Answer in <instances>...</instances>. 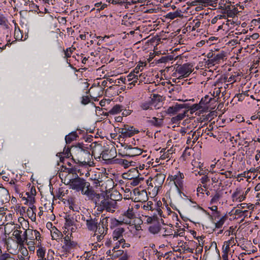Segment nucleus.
I'll return each instance as SVG.
<instances>
[{
    "mask_svg": "<svg viewBox=\"0 0 260 260\" xmlns=\"http://www.w3.org/2000/svg\"><path fill=\"white\" fill-rule=\"evenodd\" d=\"M90 145L88 146L82 143L72 147L73 151V160L80 166L87 165L92 157L90 153Z\"/></svg>",
    "mask_w": 260,
    "mask_h": 260,
    "instance_id": "nucleus-1",
    "label": "nucleus"
},
{
    "mask_svg": "<svg viewBox=\"0 0 260 260\" xmlns=\"http://www.w3.org/2000/svg\"><path fill=\"white\" fill-rule=\"evenodd\" d=\"M68 180L67 184L70 185L71 188L77 191H81L82 194L85 195L86 197L90 194V192L93 187L90 185L89 182L79 177L78 175H76V178H69Z\"/></svg>",
    "mask_w": 260,
    "mask_h": 260,
    "instance_id": "nucleus-2",
    "label": "nucleus"
},
{
    "mask_svg": "<svg viewBox=\"0 0 260 260\" xmlns=\"http://www.w3.org/2000/svg\"><path fill=\"white\" fill-rule=\"evenodd\" d=\"M122 148L120 150L119 155L123 156L134 157L142 153L141 149L137 147H133L131 145L124 143L121 144Z\"/></svg>",
    "mask_w": 260,
    "mask_h": 260,
    "instance_id": "nucleus-3",
    "label": "nucleus"
},
{
    "mask_svg": "<svg viewBox=\"0 0 260 260\" xmlns=\"http://www.w3.org/2000/svg\"><path fill=\"white\" fill-rule=\"evenodd\" d=\"M159 220L156 213H153L150 216L147 215V224H150L148 227V231L150 233L156 234L160 231L161 226Z\"/></svg>",
    "mask_w": 260,
    "mask_h": 260,
    "instance_id": "nucleus-4",
    "label": "nucleus"
},
{
    "mask_svg": "<svg viewBox=\"0 0 260 260\" xmlns=\"http://www.w3.org/2000/svg\"><path fill=\"white\" fill-rule=\"evenodd\" d=\"M123 178L129 180H132L131 184L133 186L137 185L141 181L144 179L143 177H141V173L139 172L137 168H132L127 173L123 174Z\"/></svg>",
    "mask_w": 260,
    "mask_h": 260,
    "instance_id": "nucleus-5",
    "label": "nucleus"
},
{
    "mask_svg": "<svg viewBox=\"0 0 260 260\" xmlns=\"http://www.w3.org/2000/svg\"><path fill=\"white\" fill-rule=\"evenodd\" d=\"M150 95L149 99L147 100V110L152 109L154 108L155 109H159L161 106L160 96L158 94H153L149 91Z\"/></svg>",
    "mask_w": 260,
    "mask_h": 260,
    "instance_id": "nucleus-6",
    "label": "nucleus"
},
{
    "mask_svg": "<svg viewBox=\"0 0 260 260\" xmlns=\"http://www.w3.org/2000/svg\"><path fill=\"white\" fill-rule=\"evenodd\" d=\"M193 64L191 63H186L182 65H178L176 68V72L181 75L178 79H182L188 77V76L192 72V68Z\"/></svg>",
    "mask_w": 260,
    "mask_h": 260,
    "instance_id": "nucleus-7",
    "label": "nucleus"
},
{
    "mask_svg": "<svg viewBox=\"0 0 260 260\" xmlns=\"http://www.w3.org/2000/svg\"><path fill=\"white\" fill-rule=\"evenodd\" d=\"M165 179L164 175L157 174L154 178L149 177L147 179V186L158 188L162 184Z\"/></svg>",
    "mask_w": 260,
    "mask_h": 260,
    "instance_id": "nucleus-8",
    "label": "nucleus"
},
{
    "mask_svg": "<svg viewBox=\"0 0 260 260\" xmlns=\"http://www.w3.org/2000/svg\"><path fill=\"white\" fill-rule=\"evenodd\" d=\"M190 107V104L188 103L178 104L175 103L174 105L169 107L166 111V113L170 115H174L178 112H180L182 109H188Z\"/></svg>",
    "mask_w": 260,
    "mask_h": 260,
    "instance_id": "nucleus-9",
    "label": "nucleus"
},
{
    "mask_svg": "<svg viewBox=\"0 0 260 260\" xmlns=\"http://www.w3.org/2000/svg\"><path fill=\"white\" fill-rule=\"evenodd\" d=\"M138 132L133 126L127 124H124L123 127L119 128L118 129L119 133L121 134L120 137H122L123 138L131 137Z\"/></svg>",
    "mask_w": 260,
    "mask_h": 260,
    "instance_id": "nucleus-10",
    "label": "nucleus"
},
{
    "mask_svg": "<svg viewBox=\"0 0 260 260\" xmlns=\"http://www.w3.org/2000/svg\"><path fill=\"white\" fill-rule=\"evenodd\" d=\"M124 231V229L122 228H117L113 231V239L114 241H118L116 245L114 247V249L119 248V245L125 242L122 236Z\"/></svg>",
    "mask_w": 260,
    "mask_h": 260,
    "instance_id": "nucleus-11",
    "label": "nucleus"
},
{
    "mask_svg": "<svg viewBox=\"0 0 260 260\" xmlns=\"http://www.w3.org/2000/svg\"><path fill=\"white\" fill-rule=\"evenodd\" d=\"M87 229L88 231L94 232L98 226H100L101 221L99 218H92L91 216L86 220Z\"/></svg>",
    "mask_w": 260,
    "mask_h": 260,
    "instance_id": "nucleus-12",
    "label": "nucleus"
},
{
    "mask_svg": "<svg viewBox=\"0 0 260 260\" xmlns=\"http://www.w3.org/2000/svg\"><path fill=\"white\" fill-rule=\"evenodd\" d=\"M158 15L147 14V31L149 32L155 29L154 26H157L158 23L156 20L158 19Z\"/></svg>",
    "mask_w": 260,
    "mask_h": 260,
    "instance_id": "nucleus-13",
    "label": "nucleus"
},
{
    "mask_svg": "<svg viewBox=\"0 0 260 260\" xmlns=\"http://www.w3.org/2000/svg\"><path fill=\"white\" fill-rule=\"evenodd\" d=\"M151 35L152 34L147 36V52L151 51L152 48L155 49L158 44V41L160 40L157 35L152 37L151 36Z\"/></svg>",
    "mask_w": 260,
    "mask_h": 260,
    "instance_id": "nucleus-14",
    "label": "nucleus"
},
{
    "mask_svg": "<svg viewBox=\"0 0 260 260\" xmlns=\"http://www.w3.org/2000/svg\"><path fill=\"white\" fill-rule=\"evenodd\" d=\"M116 149L113 147L111 149L109 147H104L101 155L104 160H110L114 157Z\"/></svg>",
    "mask_w": 260,
    "mask_h": 260,
    "instance_id": "nucleus-15",
    "label": "nucleus"
},
{
    "mask_svg": "<svg viewBox=\"0 0 260 260\" xmlns=\"http://www.w3.org/2000/svg\"><path fill=\"white\" fill-rule=\"evenodd\" d=\"M134 193L137 197L135 199L137 200V202H146V190L143 189L141 187L134 189Z\"/></svg>",
    "mask_w": 260,
    "mask_h": 260,
    "instance_id": "nucleus-16",
    "label": "nucleus"
},
{
    "mask_svg": "<svg viewBox=\"0 0 260 260\" xmlns=\"http://www.w3.org/2000/svg\"><path fill=\"white\" fill-rule=\"evenodd\" d=\"M87 197L89 200H91L96 205L99 204V202L105 198V195L103 193H96L95 192L93 188L90 192V194L87 195Z\"/></svg>",
    "mask_w": 260,
    "mask_h": 260,
    "instance_id": "nucleus-17",
    "label": "nucleus"
},
{
    "mask_svg": "<svg viewBox=\"0 0 260 260\" xmlns=\"http://www.w3.org/2000/svg\"><path fill=\"white\" fill-rule=\"evenodd\" d=\"M174 179H175L174 184L177 189L179 193H181V190L179 188H181L183 186V180L184 178V175L183 173L179 172L178 175L174 176Z\"/></svg>",
    "mask_w": 260,
    "mask_h": 260,
    "instance_id": "nucleus-18",
    "label": "nucleus"
},
{
    "mask_svg": "<svg viewBox=\"0 0 260 260\" xmlns=\"http://www.w3.org/2000/svg\"><path fill=\"white\" fill-rule=\"evenodd\" d=\"M10 198L8 190L4 187L0 186V203L4 204L9 202Z\"/></svg>",
    "mask_w": 260,
    "mask_h": 260,
    "instance_id": "nucleus-19",
    "label": "nucleus"
},
{
    "mask_svg": "<svg viewBox=\"0 0 260 260\" xmlns=\"http://www.w3.org/2000/svg\"><path fill=\"white\" fill-rule=\"evenodd\" d=\"M135 213L133 209H128L126 212L123 214V218L122 222L126 224H131V219H134L135 217Z\"/></svg>",
    "mask_w": 260,
    "mask_h": 260,
    "instance_id": "nucleus-20",
    "label": "nucleus"
},
{
    "mask_svg": "<svg viewBox=\"0 0 260 260\" xmlns=\"http://www.w3.org/2000/svg\"><path fill=\"white\" fill-rule=\"evenodd\" d=\"M157 2H152L151 0H147V14L156 13L158 12L159 8L157 7Z\"/></svg>",
    "mask_w": 260,
    "mask_h": 260,
    "instance_id": "nucleus-21",
    "label": "nucleus"
},
{
    "mask_svg": "<svg viewBox=\"0 0 260 260\" xmlns=\"http://www.w3.org/2000/svg\"><path fill=\"white\" fill-rule=\"evenodd\" d=\"M226 56V53L224 51H221L219 53L215 55L214 57L208 61L210 63L214 64L215 63H219L221 60H223Z\"/></svg>",
    "mask_w": 260,
    "mask_h": 260,
    "instance_id": "nucleus-22",
    "label": "nucleus"
},
{
    "mask_svg": "<svg viewBox=\"0 0 260 260\" xmlns=\"http://www.w3.org/2000/svg\"><path fill=\"white\" fill-rule=\"evenodd\" d=\"M147 123H149L150 125L154 126L156 127H159L163 124V119H159L154 117L151 119H147Z\"/></svg>",
    "mask_w": 260,
    "mask_h": 260,
    "instance_id": "nucleus-23",
    "label": "nucleus"
},
{
    "mask_svg": "<svg viewBox=\"0 0 260 260\" xmlns=\"http://www.w3.org/2000/svg\"><path fill=\"white\" fill-rule=\"evenodd\" d=\"M151 50L153 51V52H150L149 58H147V63H149L150 66L154 67L156 64L155 61L154 60L153 62L151 61L156 56H159L160 53V51H155L153 48Z\"/></svg>",
    "mask_w": 260,
    "mask_h": 260,
    "instance_id": "nucleus-24",
    "label": "nucleus"
},
{
    "mask_svg": "<svg viewBox=\"0 0 260 260\" xmlns=\"http://www.w3.org/2000/svg\"><path fill=\"white\" fill-rule=\"evenodd\" d=\"M65 170H66V172L68 173V175L66 177L65 180H66L69 176V175L70 174H72L73 177L74 178H76V175L77 174V172H79L80 169H79L78 166H74V167H72L70 168H65Z\"/></svg>",
    "mask_w": 260,
    "mask_h": 260,
    "instance_id": "nucleus-25",
    "label": "nucleus"
},
{
    "mask_svg": "<svg viewBox=\"0 0 260 260\" xmlns=\"http://www.w3.org/2000/svg\"><path fill=\"white\" fill-rule=\"evenodd\" d=\"M26 234H28V239L34 241L39 235V232L37 230H33L28 229L25 231Z\"/></svg>",
    "mask_w": 260,
    "mask_h": 260,
    "instance_id": "nucleus-26",
    "label": "nucleus"
},
{
    "mask_svg": "<svg viewBox=\"0 0 260 260\" xmlns=\"http://www.w3.org/2000/svg\"><path fill=\"white\" fill-rule=\"evenodd\" d=\"M22 231L18 230H16L13 233V236L16 239L17 243L20 245V247L23 245L24 240L21 237V234Z\"/></svg>",
    "mask_w": 260,
    "mask_h": 260,
    "instance_id": "nucleus-27",
    "label": "nucleus"
},
{
    "mask_svg": "<svg viewBox=\"0 0 260 260\" xmlns=\"http://www.w3.org/2000/svg\"><path fill=\"white\" fill-rule=\"evenodd\" d=\"M182 11L181 10L178 9L176 11L174 12H169L168 13L166 16V18L168 19H170L173 20L176 18H182L183 17V15L181 14Z\"/></svg>",
    "mask_w": 260,
    "mask_h": 260,
    "instance_id": "nucleus-28",
    "label": "nucleus"
},
{
    "mask_svg": "<svg viewBox=\"0 0 260 260\" xmlns=\"http://www.w3.org/2000/svg\"><path fill=\"white\" fill-rule=\"evenodd\" d=\"M187 112L188 110H184L183 113H179L177 116L173 117L171 120L172 123L177 124L178 122L182 120L186 116Z\"/></svg>",
    "mask_w": 260,
    "mask_h": 260,
    "instance_id": "nucleus-29",
    "label": "nucleus"
},
{
    "mask_svg": "<svg viewBox=\"0 0 260 260\" xmlns=\"http://www.w3.org/2000/svg\"><path fill=\"white\" fill-rule=\"evenodd\" d=\"M174 57L173 55H167L162 56L160 58H155L154 61H155V64L159 63H166L169 61L172 60Z\"/></svg>",
    "mask_w": 260,
    "mask_h": 260,
    "instance_id": "nucleus-30",
    "label": "nucleus"
},
{
    "mask_svg": "<svg viewBox=\"0 0 260 260\" xmlns=\"http://www.w3.org/2000/svg\"><path fill=\"white\" fill-rule=\"evenodd\" d=\"M192 6L197 5V4H199L200 5L207 6H210L212 7H214V4H211V0H195L192 2Z\"/></svg>",
    "mask_w": 260,
    "mask_h": 260,
    "instance_id": "nucleus-31",
    "label": "nucleus"
},
{
    "mask_svg": "<svg viewBox=\"0 0 260 260\" xmlns=\"http://www.w3.org/2000/svg\"><path fill=\"white\" fill-rule=\"evenodd\" d=\"M78 137V136L76 132H73L66 136L65 137V140L67 144L71 143L74 140H76V138Z\"/></svg>",
    "mask_w": 260,
    "mask_h": 260,
    "instance_id": "nucleus-32",
    "label": "nucleus"
},
{
    "mask_svg": "<svg viewBox=\"0 0 260 260\" xmlns=\"http://www.w3.org/2000/svg\"><path fill=\"white\" fill-rule=\"evenodd\" d=\"M63 239L64 244L67 248H72L76 246V243L75 242L71 241L70 239V237L68 235L66 236Z\"/></svg>",
    "mask_w": 260,
    "mask_h": 260,
    "instance_id": "nucleus-33",
    "label": "nucleus"
},
{
    "mask_svg": "<svg viewBox=\"0 0 260 260\" xmlns=\"http://www.w3.org/2000/svg\"><path fill=\"white\" fill-rule=\"evenodd\" d=\"M116 203L114 201H112L108 199L105 204V210H106L107 211H110L112 209L115 208Z\"/></svg>",
    "mask_w": 260,
    "mask_h": 260,
    "instance_id": "nucleus-34",
    "label": "nucleus"
},
{
    "mask_svg": "<svg viewBox=\"0 0 260 260\" xmlns=\"http://www.w3.org/2000/svg\"><path fill=\"white\" fill-rule=\"evenodd\" d=\"M239 13L238 10L236 7H234L232 10H229V12L223 11L222 13L226 14L229 17L233 18Z\"/></svg>",
    "mask_w": 260,
    "mask_h": 260,
    "instance_id": "nucleus-35",
    "label": "nucleus"
},
{
    "mask_svg": "<svg viewBox=\"0 0 260 260\" xmlns=\"http://www.w3.org/2000/svg\"><path fill=\"white\" fill-rule=\"evenodd\" d=\"M128 0H110V2L111 1V3L113 4H120L122 5L123 4H126V5H130L132 3L134 4L136 3L134 0H132L131 2L127 1Z\"/></svg>",
    "mask_w": 260,
    "mask_h": 260,
    "instance_id": "nucleus-36",
    "label": "nucleus"
},
{
    "mask_svg": "<svg viewBox=\"0 0 260 260\" xmlns=\"http://www.w3.org/2000/svg\"><path fill=\"white\" fill-rule=\"evenodd\" d=\"M158 190V188H155L154 186L152 188V186H148L147 187V191L151 198L155 197L157 195Z\"/></svg>",
    "mask_w": 260,
    "mask_h": 260,
    "instance_id": "nucleus-37",
    "label": "nucleus"
},
{
    "mask_svg": "<svg viewBox=\"0 0 260 260\" xmlns=\"http://www.w3.org/2000/svg\"><path fill=\"white\" fill-rule=\"evenodd\" d=\"M221 197L222 193L220 192V191H216L215 194L212 197L210 201V204L217 203Z\"/></svg>",
    "mask_w": 260,
    "mask_h": 260,
    "instance_id": "nucleus-38",
    "label": "nucleus"
},
{
    "mask_svg": "<svg viewBox=\"0 0 260 260\" xmlns=\"http://www.w3.org/2000/svg\"><path fill=\"white\" fill-rule=\"evenodd\" d=\"M227 218L228 216L226 214H225L219 219V221H218L217 222H214L215 224V228L217 229L221 228Z\"/></svg>",
    "mask_w": 260,
    "mask_h": 260,
    "instance_id": "nucleus-39",
    "label": "nucleus"
},
{
    "mask_svg": "<svg viewBox=\"0 0 260 260\" xmlns=\"http://www.w3.org/2000/svg\"><path fill=\"white\" fill-rule=\"evenodd\" d=\"M108 198H106L105 197L104 199H102L100 202L99 204L96 205L97 210L99 211H103L105 209V204L107 201Z\"/></svg>",
    "mask_w": 260,
    "mask_h": 260,
    "instance_id": "nucleus-40",
    "label": "nucleus"
},
{
    "mask_svg": "<svg viewBox=\"0 0 260 260\" xmlns=\"http://www.w3.org/2000/svg\"><path fill=\"white\" fill-rule=\"evenodd\" d=\"M202 108V106L200 103L199 104H195L192 105L191 106L190 105V107L188 109H185V110L190 111V113L192 114L193 112H196L197 110H200Z\"/></svg>",
    "mask_w": 260,
    "mask_h": 260,
    "instance_id": "nucleus-41",
    "label": "nucleus"
},
{
    "mask_svg": "<svg viewBox=\"0 0 260 260\" xmlns=\"http://www.w3.org/2000/svg\"><path fill=\"white\" fill-rule=\"evenodd\" d=\"M122 106L119 105L114 106L110 111L109 113L111 114H115L122 111Z\"/></svg>",
    "mask_w": 260,
    "mask_h": 260,
    "instance_id": "nucleus-42",
    "label": "nucleus"
},
{
    "mask_svg": "<svg viewBox=\"0 0 260 260\" xmlns=\"http://www.w3.org/2000/svg\"><path fill=\"white\" fill-rule=\"evenodd\" d=\"M215 100L214 98H209L208 95H206L204 98H203L200 102V104L202 105H207L211 101Z\"/></svg>",
    "mask_w": 260,
    "mask_h": 260,
    "instance_id": "nucleus-43",
    "label": "nucleus"
},
{
    "mask_svg": "<svg viewBox=\"0 0 260 260\" xmlns=\"http://www.w3.org/2000/svg\"><path fill=\"white\" fill-rule=\"evenodd\" d=\"M65 157L67 158H69L70 156H72L73 157V151H72V147L71 148H64L63 152Z\"/></svg>",
    "mask_w": 260,
    "mask_h": 260,
    "instance_id": "nucleus-44",
    "label": "nucleus"
},
{
    "mask_svg": "<svg viewBox=\"0 0 260 260\" xmlns=\"http://www.w3.org/2000/svg\"><path fill=\"white\" fill-rule=\"evenodd\" d=\"M65 225L67 226H71L74 225V221L72 217H70V215L66 216L65 217Z\"/></svg>",
    "mask_w": 260,
    "mask_h": 260,
    "instance_id": "nucleus-45",
    "label": "nucleus"
},
{
    "mask_svg": "<svg viewBox=\"0 0 260 260\" xmlns=\"http://www.w3.org/2000/svg\"><path fill=\"white\" fill-rule=\"evenodd\" d=\"M0 260H15L11 255L8 253H5L0 255Z\"/></svg>",
    "mask_w": 260,
    "mask_h": 260,
    "instance_id": "nucleus-46",
    "label": "nucleus"
},
{
    "mask_svg": "<svg viewBox=\"0 0 260 260\" xmlns=\"http://www.w3.org/2000/svg\"><path fill=\"white\" fill-rule=\"evenodd\" d=\"M27 213L28 216L29 217V218H31L32 220L35 221L36 220V213L34 212L33 208L30 209L28 208L27 211Z\"/></svg>",
    "mask_w": 260,
    "mask_h": 260,
    "instance_id": "nucleus-47",
    "label": "nucleus"
},
{
    "mask_svg": "<svg viewBox=\"0 0 260 260\" xmlns=\"http://www.w3.org/2000/svg\"><path fill=\"white\" fill-rule=\"evenodd\" d=\"M146 66V61H140L135 68V70L137 71V73H138L139 71H142L143 69V67H145Z\"/></svg>",
    "mask_w": 260,
    "mask_h": 260,
    "instance_id": "nucleus-48",
    "label": "nucleus"
},
{
    "mask_svg": "<svg viewBox=\"0 0 260 260\" xmlns=\"http://www.w3.org/2000/svg\"><path fill=\"white\" fill-rule=\"evenodd\" d=\"M37 255L39 257L44 258L45 254V250L43 247H40L37 251Z\"/></svg>",
    "mask_w": 260,
    "mask_h": 260,
    "instance_id": "nucleus-49",
    "label": "nucleus"
},
{
    "mask_svg": "<svg viewBox=\"0 0 260 260\" xmlns=\"http://www.w3.org/2000/svg\"><path fill=\"white\" fill-rule=\"evenodd\" d=\"M106 230V229L105 228L103 227L101 225H100V226H98L96 230L94 231V233L95 235H103L104 234Z\"/></svg>",
    "mask_w": 260,
    "mask_h": 260,
    "instance_id": "nucleus-50",
    "label": "nucleus"
},
{
    "mask_svg": "<svg viewBox=\"0 0 260 260\" xmlns=\"http://www.w3.org/2000/svg\"><path fill=\"white\" fill-rule=\"evenodd\" d=\"M101 221V222L100 223V225H101L103 227H104L106 229V231L108 230L107 225H108V217H105L103 218L102 219H99Z\"/></svg>",
    "mask_w": 260,
    "mask_h": 260,
    "instance_id": "nucleus-51",
    "label": "nucleus"
},
{
    "mask_svg": "<svg viewBox=\"0 0 260 260\" xmlns=\"http://www.w3.org/2000/svg\"><path fill=\"white\" fill-rule=\"evenodd\" d=\"M75 49V48H69L67 49L66 50L64 51V54L66 57L67 58L71 57V54Z\"/></svg>",
    "mask_w": 260,
    "mask_h": 260,
    "instance_id": "nucleus-52",
    "label": "nucleus"
},
{
    "mask_svg": "<svg viewBox=\"0 0 260 260\" xmlns=\"http://www.w3.org/2000/svg\"><path fill=\"white\" fill-rule=\"evenodd\" d=\"M145 202H138V204L135 205V207L136 209H139V208H141L142 209L145 210V208L146 207V206L145 205Z\"/></svg>",
    "mask_w": 260,
    "mask_h": 260,
    "instance_id": "nucleus-53",
    "label": "nucleus"
},
{
    "mask_svg": "<svg viewBox=\"0 0 260 260\" xmlns=\"http://www.w3.org/2000/svg\"><path fill=\"white\" fill-rule=\"evenodd\" d=\"M146 217V216H144L142 215V217L138 218L137 219L135 220L136 224H142L144 220H145V218Z\"/></svg>",
    "mask_w": 260,
    "mask_h": 260,
    "instance_id": "nucleus-54",
    "label": "nucleus"
},
{
    "mask_svg": "<svg viewBox=\"0 0 260 260\" xmlns=\"http://www.w3.org/2000/svg\"><path fill=\"white\" fill-rule=\"evenodd\" d=\"M248 212V210L242 211L240 209H236L235 212V214L239 215L240 217L242 216V213H247Z\"/></svg>",
    "mask_w": 260,
    "mask_h": 260,
    "instance_id": "nucleus-55",
    "label": "nucleus"
},
{
    "mask_svg": "<svg viewBox=\"0 0 260 260\" xmlns=\"http://www.w3.org/2000/svg\"><path fill=\"white\" fill-rule=\"evenodd\" d=\"M213 214V216L211 215L210 216L211 220H213V217H214V219L216 220V219H218L220 216V212L219 211L214 212Z\"/></svg>",
    "mask_w": 260,
    "mask_h": 260,
    "instance_id": "nucleus-56",
    "label": "nucleus"
},
{
    "mask_svg": "<svg viewBox=\"0 0 260 260\" xmlns=\"http://www.w3.org/2000/svg\"><path fill=\"white\" fill-rule=\"evenodd\" d=\"M90 100L88 96H83L82 97L81 103L83 105H86L90 102Z\"/></svg>",
    "mask_w": 260,
    "mask_h": 260,
    "instance_id": "nucleus-57",
    "label": "nucleus"
},
{
    "mask_svg": "<svg viewBox=\"0 0 260 260\" xmlns=\"http://www.w3.org/2000/svg\"><path fill=\"white\" fill-rule=\"evenodd\" d=\"M62 234L60 233L59 231H57V232H54L52 235V238L53 239H57L59 238Z\"/></svg>",
    "mask_w": 260,
    "mask_h": 260,
    "instance_id": "nucleus-58",
    "label": "nucleus"
},
{
    "mask_svg": "<svg viewBox=\"0 0 260 260\" xmlns=\"http://www.w3.org/2000/svg\"><path fill=\"white\" fill-rule=\"evenodd\" d=\"M209 181L210 179L209 177L207 176V175L202 177V178L201 179V181L202 184H205L207 182H209Z\"/></svg>",
    "mask_w": 260,
    "mask_h": 260,
    "instance_id": "nucleus-59",
    "label": "nucleus"
},
{
    "mask_svg": "<svg viewBox=\"0 0 260 260\" xmlns=\"http://www.w3.org/2000/svg\"><path fill=\"white\" fill-rule=\"evenodd\" d=\"M20 252L24 256H26L28 254V251L25 247H21Z\"/></svg>",
    "mask_w": 260,
    "mask_h": 260,
    "instance_id": "nucleus-60",
    "label": "nucleus"
},
{
    "mask_svg": "<svg viewBox=\"0 0 260 260\" xmlns=\"http://www.w3.org/2000/svg\"><path fill=\"white\" fill-rule=\"evenodd\" d=\"M240 193H241L240 190L237 189L236 191L234 192L232 196L233 200H234L235 198H237L238 197V196L240 194Z\"/></svg>",
    "mask_w": 260,
    "mask_h": 260,
    "instance_id": "nucleus-61",
    "label": "nucleus"
},
{
    "mask_svg": "<svg viewBox=\"0 0 260 260\" xmlns=\"http://www.w3.org/2000/svg\"><path fill=\"white\" fill-rule=\"evenodd\" d=\"M132 113V110L129 109H124V111L122 112V115L124 116H127L129 115H130Z\"/></svg>",
    "mask_w": 260,
    "mask_h": 260,
    "instance_id": "nucleus-62",
    "label": "nucleus"
},
{
    "mask_svg": "<svg viewBox=\"0 0 260 260\" xmlns=\"http://www.w3.org/2000/svg\"><path fill=\"white\" fill-rule=\"evenodd\" d=\"M121 161L123 165L124 168L128 167L129 166V164L131 163V161L126 159H121Z\"/></svg>",
    "mask_w": 260,
    "mask_h": 260,
    "instance_id": "nucleus-63",
    "label": "nucleus"
},
{
    "mask_svg": "<svg viewBox=\"0 0 260 260\" xmlns=\"http://www.w3.org/2000/svg\"><path fill=\"white\" fill-rule=\"evenodd\" d=\"M129 256L127 254L126 252L123 253V254L121 256V257L119 259V260H128Z\"/></svg>",
    "mask_w": 260,
    "mask_h": 260,
    "instance_id": "nucleus-64",
    "label": "nucleus"
}]
</instances>
